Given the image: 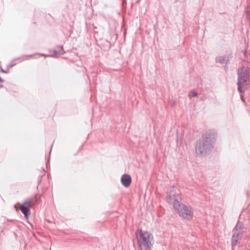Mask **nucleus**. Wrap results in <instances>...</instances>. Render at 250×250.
I'll return each instance as SVG.
<instances>
[{
	"mask_svg": "<svg viewBox=\"0 0 250 250\" xmlns=\"http://www.w3.org/2000/svg\"><path fill=\"white\" fill-rule=\"evenodd\" d=\"M216 136L217 133L214 130H209L203 134L195 145L196 155L200 156L209 152Z\"/></svg>",
	"mask_w": 250,
	"mask_h": 250,
	"instance_id": "obj_1",
	"label": "nucleus"
},
{
	"mask_svg": "<svg viewBox=\"0 0 250 250\" xmlns=\"http://www.w3.org/2000/svg\"><path fill=\"white\" fill-rule=\"evenodd\" d=\"M135 234L140 250H150L152 246L151 240L153 239L152 234L142 229L138 230Z\"/></svg>",
	"mask_w": 250,
	"mask_h": 250,
	"instance_id": "obj_2",
	"label": "nucleus"
},
{
	"mask_svg": "<svg viewBox=\"0 0 250 250\" xmlns=\"http://www.w3.org/2000/svg\"><path fill=\"white\" fill-rule=\"evenodd\" d=\"M238 89L240 93L244 92L247 88L250 81V69L246 66H242L238 70Z\"/></svg>",
	"mask_w": 250,
	"mask_h": 250,
	"instance_id": "obj_3",
	"label": "nucleus"
},
{
	"mask_svg": "<svg viewBox=\"0 0 250 250\" xmlns=\"http://www.w3.org/2000/svg\"><path fill=\"white\" fill-rule=\"evenodd\" d=\"M181 197L180 191L178 189L172 187L170 190L167 192V202L173 205L175 208V205H178L181 203L180 202Z\"/></svg>",
	"mask_w": 250,
	"mask_h": 250,
	"instance_id": "obj_4",
	"label": "nucleus"
},
{
	"mask_svg": "<svg viewBox=\"0 0 250 250\" xmlns=\"http://www.w3.org/2000/svg\"><path fill=\"white\" fill-rule=\"evenodd\" d=\"M174 209L177 210L179 215L188 220H191L193 216V211L192 208L187 206L182 203L175 205Z\"/></svg>",
	"mask_w": 250,
	"mask_h": 250,
	"instance_id": "obj_5",
	"label": "nucleus"
},
{
	"mask_svg": "<svg viewBox=\"0 0 250 250\" xmlns=\"http://www.w3.org/2000/svg\"><path fill=\"white\" fill-rule=\"evenodd\" d=\"M243 228L244 226L243 223L240 221H238L235 227L233 229V234H239V236H241V237H242L244 232Z\"/></svg>",
	"mask_w": 250,
	"mask_h": 250,
	"instance_id": "obj_6",
	"label": "nucleus"
},
{
	"mask_svg": "<svg viewBox=\"0 0 250 250\" xmlns=\"http://www.w3.org/2000/svg\"><path fill=\"white\" fill-rule=\"evenodd\" d=\"M121 181L122 184L125 188L128 187L131 183V176L127 174H125L122 175Z\"/></svg>",
	"mask_w": 250,
	"mask_h": 250,
	"instance_id": "obj_7",
	"label": "nucleus"
},
{
	"mask_svg": "<svg viewBox=\"0 0 250 250\" xmlns=\"http://www.w3.org/2000/svg\"><path fill=\"white\" fill-rule=\"evenodd\" d=\"M23 203H24V205H26V206H28L30 208H31L34 205L39 204V202L37 199L36 198V197H34L33 198L28 199Z\"/></svg>",
	"mask_w": 250,
	"mask_h": 250,
	"instance_id": "obj_8",
	"label": "nucleus"
},
{
	"mask_svg": "<svg viewBox=\"0 0 250 250\" xmlns=\"http://www.w3.org/2000/svg\"><path fill=\"white\" fill-rule=\"evenodd\" d=\"M242 238L241 236H239V234H233L231 238V246L232 248L240 243Z\"/></svg>",
	"mask_w": 250,
	"mask_h": 250,
	"instance_id": "obj_9",
	"label": "nucleus"
},
{
	"mask_svg": "<svg viewBox=\"0 0 250 250\" xmlns=\"http://www.w3.org/2000/svg\"><path fill=\"white\" fill-rule=\"evenodd\" d=\"M29 208H30L26 206V205H24V203H23V204L20 207V210L24 214L26 218H27L28 216L30 215Z\"/></svg>",
	"mask_w": 250,
	"mask_h": 250,
	"instance_id": "obj_10",
	"label": "nucleus"
},
{
	"mask_svg": "<svg viewBox=\"0 0 250 250\" xmlns=\"http://www.w3.org/2000/svg\"><path fill=\"white\" fill-rule=\"evenodd\" d=\"M59 50L58 51L55 50L54 54L52 55L54 57H58L61 55L63 54L64 52L62 46H60L58 47Z\"/></svg>",
	"mask_w": 250,
	"mask_h": 250,
	"instance_id": "obj_11",
	"label": "nucleus"
},
{
	"mask_svg": "<svg viewBox=\"0 0 250 250\" xmlns=\"http://www.w3.org/2000/svg\"><path fill=\"white\" fill-rule=\"evenodd\" d=\"M228 61V57L227 56H219L216 58V62L223 64H226Z\"/></svg>",
	"mask_w": 250,
	"mask_h": 250,
	"instance_id": "obj_12",
	"label": "nucleus"
},
{
	"mask_svg": "<svg viewBox=\"0 0 250 250\" xmlns=\"http://www.w3.org/2000/svg\"><path fill=\"white\" fill-rule=\"evenodd\" d=\"M197 95H198V93L194 91H190L188 93V97L190 98H191L194 97H196Z\"/></svg>",
	"mask_w": 250,
	"mask_h": 250,
	"instance_id": "obj_13",
	"label": "nucleus"
},
{
	"mask_svg": "<svg viewBox=\"0 0 250 250\" xmlns=\"http://www.w3.org/2000/svg\"><path fill=\"white\" fill-rule=\"evenodd\" d=\"M1 72L4 73H8L9 72V69H7L6 70L1 69Z\"/></svg>",
	"mask_w": 250,
	"mask_h": 250,
	"instance_id": "obj_14",
	"label": "nucleus"
},
{
	"mask_svg": "<svg viewBox=\"0 0 250 250\" xmlns=\"http://www.w3.org/2000/svg\"><path fill=\"white\" fill-rule=\"evenodd\" d=\"M241 98H242V101L244 102L245 100H244V97L243 96H241Z\"/></svg>",
	"mask_w": 250,
	"mask_h": 250,
	"instance_id": "obj_15",
	"label": "nucleus"
},
{
	"mask_svg": "<svg viewBox=\"0 0 250 250\" xmlns=\"http://www.w3.org/2000/svg\"><path fill=\"white\" fill-rule=\"evenodd\" d=\"M3 80L0 77V82H2Z\"/></svg>",
	"mask_w": 250,
	"mask_h": 250,
	"instance_id": "obj_16",
	"label": "nucleus"
},
{
	"mask_svg": "<svg viewBox=\"0 0 250 250\" xmlns=\"http://www.w3.org/2000/svg\"><path fill=\"white\" fill-rule=\"evenodd\" d=\"M33 56L32 55H30L28 56V57H31V56Z\"/></svg>",
	"mask_w": 250,
	"mask_h": 250,
	"instance_id": "obj_17",
	"label": "nucleus"
},
{
	"mask_svg": "<svg viewBox=\"0 0 250 250\" xmlns=\"http://www.w3.org/2000/svg\"><path fill=\"white\" fill-rule=\"evenodd\" d=\"M1 69H2V67L1 66H0V71L1 70Z\"/></svg>",
	"mask_w": 250,
	"mask_h": 250,
	"instance_id": "obj_18",
	"label": "nucleus"
}]
</instances>
